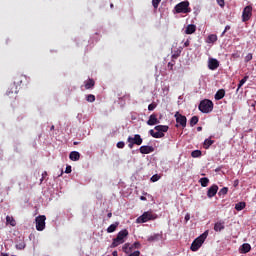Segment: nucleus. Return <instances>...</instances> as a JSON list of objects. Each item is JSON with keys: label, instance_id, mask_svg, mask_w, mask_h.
<instances>
[{"label": "nucleus", "instance_id": "nucleus-1", "mask_svg": "<svg viewBox=\"0 0 256 256\" xmlns=\"http://www.w3.org/2000/svg\"><path fill=\"white\" fill-rule=\"evenodd\" d=\"M23 79H27V77L23 75H18L14 78L13 84L8 88L6 95L10 97V99H17V94L19 93V87H21V83H23Z\"/></svg>", "mask_w": 256, "mask_h": 256}, {"label": "nucleus", "instance_id": "nucleus-2", "mask_svg": "<svg viewBox=\"0 0 256 256\" xmlns=\"http://www.w3.org/2000/svg\"><path fill=\"white\" fill-rule=\"evenodd\" d=\"M154 129L155 130L153 129L149 130V135H151V137H153L154 139H162V137H165V133L169 131V126L157 125L154 127Z\"/></svg>", "mask_w": 256, "mask_h": 256}, {"label": "nucleus", "instance_id": "nucleus-3", "mask_svg": "<svg viewBox=\"0 0 256 256\" xmlns=\"http://www.w3.org/2000/svg\"><path fill=\"white\" fill-rule=\"evenodd\" d=\"M128 236H129V231L127 229H124L118 232L116 238L113 239V242L110 245L111 249H115V247H119V245H123V243H125V237H128Z\"/></svg>", "mask_w": 256, "mask_h": 256}, {"label": "nucleus", "instance_id": "nucleus-4", "mask_svg": "<svg viewBox=\"0 0 256 256\" xmlns=\"http://www.w3.org/2000/svg\"><path fill=\"white\" fill-rule=\"evenodd\" d=\"M207 237H209V230H206L192 242L190 247L191 251H199L203 243H205V239H207Z\"/></svg>", "mask_w": 256, "mask_h": 256}, {"label": "nucleus", "instance_id": "nucleus-5", "mask_svg": "<svg viewBox=\"0 0 256 256\" xmlns=\"http://www.w3.org/2000/svg\"><path fill=\"white\" fill-rule=\"evenodd\" d=\"M198 109L201 111V113H211V111H213V101L209 99L202 100L198 106Z\"/></svg>", "mask_w": 256, "mask_h": 256}, {"label": "nucleus", "instance_id": "nucleus-6", "mask_svg": "<svg viewBox=\"0 0 256 256\" xmlns=\"http://www.w3.org/2000/svg\"><path fill=\"white\" fill-rule=\"evenodd\" d=\"M127 143H128L129 149H133V147H135V145H138V146L143 145V138H141V135L135 134L134 137L129 136L127 138Z\"/></svg>", "mask_w": 256, "mask_h": 256}, {"label": "nucleus", "instance_id": "nucleus-7", "mask_svg": "<svg viewBox=\"0 0 256 256\" xmlns=\"http://www.w3.org/2000/svg\"><path fill=\"white\" fill-rule=\"evenodd\" d=\"M157 215L152 212H144L141 216L136 219L137 223H147V221H155Z\"/></svg>", "mask_w": 256, "mask_h": 256}, {"label": "nucleus", "instance_id": "nucleus-8", "mask_svg": "<svg viewBox=\"0 0 256 256\" xmlns=\"http://www.w3.org/2000/svg\"><path fill=\"white\" fill-rule=\"evenodd\" d=\"M176 13H191V8L189 7V1H182L175 6Z\"/></svg>", "mask_w": 256, "mask_h": 256}, {"label": "nucleus", "instance_id": "nucleus-9", "mask_svg": "<svg viewBox=\"0 0 256 256\" xmlns=\"http://www.w3.org/2000/svg\"><path fill=\"white\" fill-rule=\"evenodd\" d=\"M251 17H253V6L248 5L243 9V12H242L243 23H247V21H249Z\"/></svg>", "mask_w": 256, "mask_h": 256}, {"label": "nucleus", "instance_id": "nucleus-10", "mask_svg": "<svg viewBox=\"0 0 256 256\" xmlns=\"http://www.w3.org/2000/svg\"><path fill=\"white\" fill-rule=\"evenodd\" d=\"M176 119V123L180 125L183 129L187 127V117L185 115H182L179 112H176L174 115Z\"/></svg>", "mask_w": 256, "mask_h": 256}, {"label": "nucleus", "instance_id": "nucleus-11", "mask_svg": "<svg viewBox=\"0 0 256 256\" xmlns=\"http://www.w3.org/2000/svg\"><path fill=\"white\" fill-rule=\"evenodd\" d=\"M47 217L40 215L36 217V229L37 231H43L45 229V221Z\"/></svg>", "mask_w": 256, "mask_h": 256}, {"label": "nucleus", "instance_id": "nucleus-12", "mask_svg": "<svg viewBox=\"0 0 256 256\" xmlns=\"http://www.w3.org/2000/svg\"><path fill=\"white\" fill-rule=\"evenodd\" d=\"M219 191V186L217 184L212 185L208 191H207V197L209 199H212V197H215L217 195V192Z\"/></svg>", "mask_w": 256, "mask_h": 256}, {"label": "nucleus", "instance_id": "nucleus-13", "mask_svg": "<svg viewBox=\"0 0 256 256\" xmlns=\"http://www.w3.org/2000/svg\"><path fill=\"white\" fill-rule=\"evenodd\" d=\"M139 151L142 155H149V153H153V151H155V148L153 146H141Z\"/></svg>", "mask_w": 256, "mask_h": 256}, {"label": "nucleus", "instance_id": "nucleus-14", "mask_svg": "<svg viewBox=\"0 0 256 256\" xmlns=\"http://www.w3.org/2000/svg\"><path fill=\"white\" fill-rule=\"evenodd\" d=\"M208 68L211 71H215V69L219 68V61L215 58L210 59L209 62H208Z\"/></svg>", "mask_w": 256, "mask_h": 256}, {"label": "nucleus", "instance_id": "nucleus-15", "mask_svg": "<svg viewBox=\"0 0 256 256\" xmlns=\"http://www.w3.org/2000/svg\"><path fill=\"white\" fill-rule=\"evenodd\" d=\"M159 119H157V114H152L150 115L147 125L153 126V125H158Z\"/></svg>", "mask_w": 256, "mask_h": 256}, {"label": "nucleus", "instance_id": "nucleus-16", "mask_svg": "<svg viewBox=\"0 0 256 256\" xmlns=\"http://www.w3.org/2000/svg\"><path fill=\"white\" fill-rule=\"evenodd\" d=\"M69 159L71 161H79V159H81V154L77 151H72L69 154Z\"/></svg>", "mask_w": 256, "mask_h": 256}, {"label": "nucleus", "instance_id": "nucleus-17", "mask_svg": "<svg viewBox=\"0 0 256 256\" xmlns=\"http://www.w3.org/2000/svg\"><path fill=\"white\" fill-rule=\"evenodd\" d=\"M195 31H197V27L194 24H189L186 27L185 33H186V35H193V33H195Z\"/></svg>", "mask_w": 256, "mask_h": 256}, {"label": "nucleus", "instance_id": "nucleus-18", "mask_svg": "<svg viewBox=\"0 0 256 256\" xmlns=\"http://www.w3.org/2000/svg\"><path fill=\"white\" fill-rule=\"evenodd\" d=\"M85 89H93L95 87V80L89 78L88 80L84 81Z\"/></svg>", "mask_w": 256, "mask_h": 256}, {"label": "nucleus", "instance_id": "nucleus-19", "mask_svg": "<svg viewBox=\"0 0 256 256\" xmlns=\"http://www.w3.org/2000/svg\"><path fill=\"white\" fill-rule=\"evenodd\" d=\"M223 97H225V89H220L216 92L214 99L216 101H221V99H223Z\"/></svg>", "mask_w": 256, "mask_h": 256}, {"label": "nucleus", "instance_id": "nucleus-20", "mask_svg": "<svg viewBox=\"0 0 256 256\" xmlns=\"http://www.w3.org/2000/svg\"><path fill=\"white\" fill-rule=\"evenodd\" d=\"M225 229V223L224 222H216L214 224V231L221 232Z\"/></svg>", "mask_w": 256, "mask_h": 256}, {"label": "nucleus", "instance_id": "nucleus-21", "mask_svg": "<svg viewBox=\"0 0 256 256\" xmlns=\"http://www.w3.org/2000/svg\"><path fill=\"white\" fill-rule=\"evenodd\" d=\"M117 227H119V222H115V223L111 224L107 228V233H115V231H117Z\"/></svg>", "mask_w": 256, "mask_h": 256}, {"label": "nucleus", "instance_id": "nucleus-22", "mask_svg": "<svg viewBox=\"0 0 256 256\" xmlns=\"http://www.w3.org/2000/svg\"><path fill=\"white\" fill-rule=\"evenodd\" d=\"M122 251L126 254H129L131 251H133V246H131L129 243H125L122 247Z\"/></svg>", "mask_w": 256, "mask_h": 256}, {"label": "nucleus", "instance_id": "nucleus-23", "mask_svg": "<svg viewBox=\"0 0 256 256\" xmlns=\"http://www.w3.org/2000/svg\"><path fill=\"white\" fill-rule=\"evenodd\" d=\"M249 251H251V244L249 243H244L241 246V253H249Z\"/></svg>", "mask_w": 256, "mask_h": 256}, {"label": "nucleus", "instance_id": "nucleus-24", "mask_svg": "<svg viewBox=\"0 0 256 256\" xmlns=\"http://www.w3.org/2000/svg\"><path fill=\"white\" fill-rule=\"evenodd\" d=\"M25 247H27V245L25 244V240H20L16 244V249H18V251H23V249H25Z\"/></svg>", "mask_w": 256, "mask_h": 256}, {"label": "nucleus", "instance_id": "nucleus-25", "mask_svg": "<svg viewBox=\"0 0 256 256\" xmlns=\"http://www.w3.org/2000/svg\"><path fill=\"white\" fill-rule=\"evenodd\" d=\"M213 143H215V140H211V138L205 139L204 143H203V147L205 149H209V147H211V145H213Z\"/></svg>", "mask_w": 256, "mask_h": 256}, {"label": "nucleus", "instance_id": "nucleus-26", "mask_svg": "<svg viewBox=\"0 0 256 256\" xmlns=\"http://www.w3.org/2000/svg\"><path fill=\"white\" fill-rule=\"evenodd\" d=\"M6 223H9L12 227H15L17 223L15 222V218L13 216H7L6 217Z\"/></svg>", "mask_w": 256, "mask_h": 256}, {"label": "nucleus", "instance_id": "nucleus-27", "mask_svg": "<svg viewBox=\"0 0 256 256\" xmlns=\"http://www.w3.org/2000/svg\"><path fill=\"white\" fill-rule=\"evenodd\" d=\"M229 193V188L223 187L222 189L219 190L218 195L219 197H225Z\"/></svg>", "mask_w": 256, "mask_h": 256}, {"label": "nucleus", "instance_id": "nucleus-28", "mask_svg": "<svg viewBox=\"0 0 256 256\" xmlns=\"http://www.w3.org/2000/svg\"><path fill=\"white\" fill-rule=\"evenodd\" d=\"M201 187H207L209 185V178L204 177L199 180Z\"/></svg>", "mask_w": 256, "mask_h": 256}, {"label": "nucleus", "instance_id": "nucleus-29", "mask_svg": "<svg viewBox=\"0 0 256 256\" xmlns=\"http://www.w3.org/2000/svg\"><path fill=\"white\" fill-rule=\"evenodd\" d=\"M247 204L245 202H239L235 205L236 211H243Z\"/></svg>", "mask_w": 256, "mask_h": 256}, {"label": "nucleus", "instance_id": "nucleus-30", "mask_svg": "<svg viewBox=\"0 0 256 256\" xmlns=\"http://www.w3.org/2000/svg\"><path fill=\"white\" fill-rule=\"evenodd\" d=\"M197 123H199V117L193 116L190 119V127H195V125H197Z\"/></svg>", "mask_w": 256, "mask_h": 256}, {"label": "nucleus", "instance_id": "nucleus-31", "mask_svg": "<svg viewBox=\"0 0 256 256\" xmlns=\"http://www.w3.org/2000/svg\"><path fill=\"white\" fill-rule=\"evenodd\" d=\"M159 239H161V235L160 234H154L150 237H148V241L151 243L153 241H159Z\"/></svg>", "mask_w": 256, "mask_h": 256}, {"label": "nucleus", "instance_id": "nucleus-32", "mask_svg": "<svg viewBox=\"0 0 256 256\" xmlns=\"http://www.w3.org/2000/svg\"><path fill=\"white\" fill-rule=\"evenodd\" d=\"M217 41V35L210 34L207 38V43H215Z\"/></svg>", "mask_w": 256, "mask_h": 256}, {"label": "nucleus", "instance_id": "nucleus-33", "mask_svg": "<svg viewBox=\"0 0 256 256\" xmlns=\"http://www.w3.org/2000/svg\"><path fill=\"white\" fill-rule=\"evenodd\" d=\"M249 79V76H244V78L242 80H240L239 84H238V89L237 91H239L241 89L242 85H245V83H247V80Z\"/></svg>", "mask_w": 256, "mask_h": 256}, {"label": "nucleus", "instance_id": "nucleus-34", "mask_svg": "<svg viewBox=\"0 0 256 256\" xmlns=\"http://www.w3.org/2000/svg\"><path fill=\"white\" fill-rule=\"evenodd\" d=\"M86 101H88V103H95V95H93V94L87 95Z\"/></svg>", "mask_w": 256, "mask_h": 256}, {"label": "nucleus", "instance_id": "nucleus-35", "mask_svg": "<svg viewBox=\"0 0 256 256\" xmlns=\"http://www.w3.org/2000/svg\"><path fill=\"white\" fill-rule=\"evenodd\" d=\"M201 155H202L201 150H194L191 153V156L194 158L201 157Z\"/></svg>", "mask_w": 256, "mask_h": 256}, {"label": "nucleus", "instance_id": "nucleus-36", "mask_svg": "<svg viewBox=\"0 0 256 256\" xmlns=\"http://www.w3.org/2000/svg\"><path fill=\"white\" fill-rule=\"evenodd\" d=\"M159 179H161V176H159L158 174H155L150 178V181H152V183H157Z\"/></svg>", "mask_w": 256, "mask_h": 256}, {"label": "nucleus", "instance_id": "nucleus-37", "mask_svg": "<svg viewBox=\"0 0 256 256\" xmlns=\"http://www.w3.org/2000/svg\"><path fill=\"white\" fill-rule=\"evenodd\" d=\"M159 3H161V0H152V5H153L154 9L159 8Z\"/></svg>", "mask_w": 256, "mask_h": 256}, {"label": "nucleus", "instance_id": "nucleus-38", "mask_svg": "<svg viewBox=\"0 0 256 256\" xmlns=\"http://www.w3.org/2000/svg\"><path fill=\"white\" fill-rule=\"evenodd\" d=\"M252 59H253V54L248 53L245 57V63H249V61H251Z\"/></svg>", "mask_w": 256, "mask_h": 256}, {"label": "nucleus", "instance_id": "nucleus-39", "mask_svg": "<svg viewBox=\"0 0 256 256\" xmlns=\"http://www.w3.org/2000/svg\"><path fill=\"white\" fill-rule=\"evenodd\" d=\"M116 147H117L118 149H124V148H125V142H123V141L118 142V143L116 144Z\"/></svg>", "mask_w": 256, "mask_h": 256}, {"label": "nucleus", "instance_id": "nucleus-40", "mask_svg": "<svg viewBox=\"0 0 256 256\" xmlns=\"http://www.w3.org/2000/svg\"><path fill=\"white\" fill-rule=\"evenodd\" d=\"M157 108V104L152 103L148 105V111H154Z\"/></svg>", "mask_w": 256, "mask_h": 256}, {"label": "nucleus", "instance_id": "nucleus-41", "mask_svg": "<svg viewBox=\"0 0 256 256\" xmlns=\"http://www.w3.org/2000/svg\"><path fill=\"white\" fill-rule=\"evenodd\" d=\"M139 255H141V252L139 250H136V251L130 253L128 256H139Z\"/></svg>", "mask_w": 256, "mask_h": 256}, {"label": "nucleus", "instance_id": "nucleus-42", "mask_svg": "<svg viewBox=\"0 0 256 256\" xmlns=\"http://www.w3.org/2000/svg\"><path fill=\"white\" fill-rule=\"evenodd\" d=\"M220 7H225V0H216Z\"/></svg>", "mask_w": 256, "mask_h": 256}, {"label": "nucleus", "instance_id": "nucleus-43", "mask_svg": "<svg viewBox=\"0 0 256 256\" xmlns=\"http://www.w3.org/2000/svg\"><path fill=\"white\" fill-rule=\"evenodd\" d=\"M139 247H141V243L139 242H135L133 245H132V249H139Z\"/></svg>", "mask_w": 256, "mask_h": 256}, {"label": "nucleus", "instance_id": "nucleus-44", "mask_svg": "<svg viewBox=\"0 0 256 256\" xmlns=\"http://www.w3.org/2000/svg\"><path fill=\"white\" fill-rule=\"evenodd\" d=\"M173 67H175V63L169 62L168 63V68H169L170 71H173Z\"/></svg>", "mask_w": 256, "mask_h": 256}, {"label": "nucleus", "instance_id": "nucleus-45", "mask_svg": "<svg viewBox=\"0 0 256 256\" xmlns=\"http://www.w3.org/2000/svg\"><path fill=\"white\" fill-rule=\"evenodd\" d=\"M229 29H231V26H229V25L225 26V29L222 32V37H223V35H225V33H227V31H229Z\"/></svg>", "mask_w": 256, "mask_h": 256}, {"label": "nucleus", "instance_id": "nucleus-46", "mask_svg": "<svg viewBox=\"0 0 256 256\" xmlns=\"http://www.w3.org/2000/svg\"><path fill=\"white\" fill-rule=\"evenodd\" d=\"M65 173H67V174L71 173V166L66 167Z\"/></svg>", "mask_w": 256, "mask_h": 256}, {"label": "nucleus", "instance_id": "nucleus-47", "mask_svg": "<svg viewBox=\"0 0 256 256\" xmlns=\"http://www.w3.org/2000/svg\"><path fill=\"white\" fill-rule=\"evenodd\" d=\"M189 219H191V215H189V213H187L185 215V221L187 222V221H189Z\"/></svg>", "mask_w": 256, "mask_h": 256}, {"label": "nucleus", "instance_id": "nucleus-48", "mask_svg": "<svg viewBox=\"0 0 256 256\" xmlns=\"http://www.w3.org/2000/svg\"><path fill=\"white\" fill-rule=\"evenodd\" d=\"M47 175V172H44L43 174H42V178H41V183H43V180L45 179V176Z\"/></svg>", "mask_w": 256, "mask_h": 256}, {"label": "nucleus", "instance_id": "nucleus-49", "mask_svg": "<svg viewBox=\"0 0 256 256\" xmlns=\"http://www.w3.org/2000/svg\"><path fill=\"white\" fill-rule=\"evenodd\" d=\"M189 45H190V42H189V40H187V41L184 43V47H189Z\"/></svg>", "mask_w": 256, "mask_h": 256}, {"label": "nucleus", "instance_id": "nucleus-50", "mask_svg": "<svg viewBox=\"0 0 256 256\" xmlns=\"http://www.w3.org/2000/svg\"><path fill=\"white\" fill-rule=\"evenodd\" d=\"M107 217H108V219H111V217H113V213L109 212V213L107 214Z\"/></svg>", "mask_w": 256, "mask_h": 256}, {"label": "nucleus", "instance_id": "nucleus-51", "mask_svg": "<svg viewBox=\"0 0 256 256\" xmlns=\"http://www.w3.org/2000/svg\"><path fill=\"white\" fill-rule=\"evenodd\" d=\"M141 201H147V198L145 196L140 197Z\"/></svg>", "mask_w": 256, "mask_h": 256}, {"label": "nucleus", "instance_id": "nucleus-52", "mask_svg": "<svg viewBox=\"0 0 256 256\" xmlns=\"http://www.w3.org/2000/svg\"><path fill=\"white\" fill-rule=\"evenodd\" d=\"M112 255H113V256H119V254L117 253V251H113V252H112Z\"/></svg>", "mask_w": 256, "mask_h": 256}, {"label": "nucleus", "instance_id": "nucleus-53", "mask_svg": "<svg viewBox=\"0 0 256 256\" xmlns=\"http://www.w3.org/2000/svg\"><path fill=\"white\" fill-rule=\"evenodd\" d=\"M178 57H179L178 55H175V54L172 55V59H177Z\"/></svg>", "mask_w": 256, "mask_h": 256}, {"label": "nucleus", "instance_id": "nucleus-54", "mask_svg": "<svg viewBox=\"0 0 256 256\" xmlns=\"http://www.w3.org/2000/svg\"><path fill=\"white\" fill-rule=\"evenodd\" d=\"M54 129H55V126L52 125V126L50 127V131H53Z\"/></svg>", "mask_w": 256, "mask_h": 256}, {"label": "nucleus", "instance_id": "nucleus-55", "mask_svg": "<svg viewBox=\"0 0 256 256\" xmlns=\"http://www.w3.org/2000/svg\"><path fill=\"white\" fill-rule=\"evenodd\" d=\"M0 256H9V254H7V253H1Z\"/></svg>", "mask_w": 256, "mask_h": 256}, {"label": "nucleus", "instance_id": "nucleus-56", "mask_svg": "<svg viewBox=\"0 0 256 256\" xmlns=\"http://www.w3.org/2000/svg\"><path fill=\"white\" fill-rule=\"evenodd\" d=\"M202 130L203 128L201 126L197 128V131H202Z\"/></svg>", "mask_w": 256, "mask_h": 256}, {"label": "nucleus", "instance_id": "nucleus-57", "mask_svg": "<svg viewBox=\"0 0 256 256\" xmlns=\"http://www.w3.org/2000/svg\"><path fill=\"white\" fill-rule=\"evenodd\" d=\"M74 145H79V142H74Z\"/></svg>", "mask_w": 256, "mask_h": 256}, {"label": "nucleus", "instance_id": "nucleus-58", "mask_svg": "<svg viewBox=\"0 0 256 256\" xmlns=\"http://www.w3.org/2000/svg\"><path fill=\"white\" fill-rule=\"evenodd\" d=\"M238 184H239V182H238V181H236V182H235V186H237Z\"/></svg>", "mask_w": 256, "mask_h": 256}, {"label": "nucleus", "instance_id": "nucleus-59", "mask_svg": "<svg viewBox=\"0 0 256 256\" xmlns=\"http://www.w3.org/2000/svg\"><path fill=\"white\" fill-rule=\"evenodd\" d=\"M110 7L113 8V4H111Z\"/></svg>", "mask_w": 256, "mask_h": 256}]
</instances>
